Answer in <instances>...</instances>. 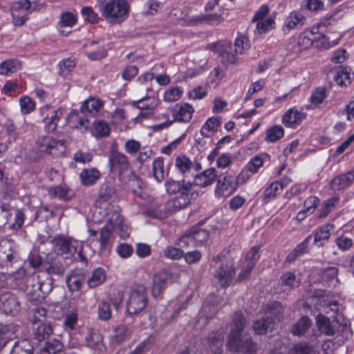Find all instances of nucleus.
I'll return each instance as SVG.
<instances>
[{"label": "nucleus", "mask_w": 354, "mask_h": 354, "mask_svg": "<svg viewBox=\"0 0 354 354\" xmlns=\"http://www.w3.org/2000/svg\"><path fill=\"white\" fill-rule=\"evenodd\" d=\"M245 319L240 313H235L233 316L231 330L229 335L227 346L233 351L252 353L256 351L257 346L251 339L241 337V333L243 329Z\"/></svg>", "instance_id": "nucleus-1"}, {"label": "nucleus", "mask_w": 354, "mask_h": 354, "mask_svg": "<svg viewBox=\"0 0 354 354\" xmlns=\"http://www.w3.org/2000/svg\"><path fill=\"white\" fill-rule=\"evenodd\" d=\"M96 7L102 15L111 24L123 21L129 11V5L126 0H97Z\"/></svg>", "instance_id": "nucleus-2"}, {"label": "nucleus", "mask_w": 354, "mask_h": 354, "mask_svg": "<svg viewBox=\"0 0 354 354\" xmlns=\"http://www.w3.org/2000/svg\"><path fill=\"white\" fill-rule=\"evenodd\" d=\"M147 297L144 286H136L130 292L126 310L130 315L140 313L147 306Z\"/></svg>", "instance_id": "nucleus-3"}, {"label": "nucleus", "mask_w": 354, "mask_h": 354, "mask_svg": "<svg viewBox=\"0 0 354 354\" xmlns=\"http://www.w3.org/2000/svg\"><path fill=\"white\" fill-rule=\"evenodd\" d=\"M39 151L54 157L62 156L66 150L65 141L52 136H43L37 141Z\"/></svg>", "instance_id": "nucleus-4"}, {"label": "nucleus", "mask_w": 354, "mask_h": 354, "mask_svg": "<svg viewBox=\"0 0 354 354\" xmlns=\"http://www.w3.org/2000/svg\"><path fill=\"white\" fill-rule=\"evenodd\" d=\"M55 252L66 259L73 257L81 243L71 237L57 235L51 241Z\"/></svg>", "instance_id": "nucleus-5"}, {"label": "nucleus", "mask_w": 354, "mask_h": 354, "mask_svg": "<svg viewBox=\"0 0 354 354\" xmlns=\"http://www.w3.org/2000/svg\"><path fill=\"white\" fill-rule=\"evenodd\" d=\"M208 48L218 53L221 57V62L226 66L235 65L238 62L236 55L231 52V44L227 41L209 44Z\"/></svg>", "instance_id": "nucleus-6"}, {"label": "nucleus", "mask_w": 354, "mask_h": 354, "mask_svg": "<svg viewBox=\"0 0 354 354\" xmlns=\"http://www.w3.org/2000/svg\"><path fill=\"white\" fill-rule=\"evenodd\" d=\"M109 164L112 172L122 175L127 172L129 162L127 156L112 147L109 155Z\"/></svg>", "instance_id": "nucleus-7"}, {"label": "nucleus", "mask_w": 354, "mask_h": 354, "mask_svg": "<svg viewBox=\"0 0 354 354\" xmlns=\"http://www.w3.org/2000/svg\"><path fill=\"white\" fill-rule=\"evenodd\" d=\"M40 114L44 115L43 122L45 129L48 132H53L57 127L58 122L64 115L62 108L53 109L50 106L46 105L40 109Z\"/></svg>", "instance_id": "nucleus-8"}, {"label": "nucleus", "mask_w": 354, "mask_h": 354, "mask_svg": "<svg viewBox=\"0 0 354 354\" xmlns=\"http://www.w3.org/2000/svg\"><path fill=\"white\" fill-rule=\"evenodd\" d=\"M29 4L27 2L23 3L21 0L12 2L10 6V11L12 17V22L15 26H22L28 20L27 10Z\"/></svg>", "instance_id": "nucleus-9"}, {"label": "nucleus", "mask_w": 354, "mask_h": 354, "mask_svg": "<svg viewBox=\"0 0 354 354\" xmlns=\"http://www.w3.org/2000/svg\"><path fill=\"white\" fill-rule=\"evenodd\" d=\"M236 187L237 184L234 182V177L228 173H224L217 180L215 196L218 198L228 197L236 191Z\"/></svg>", "instance_id": "nucleus-10"}, {"label": "nucleus", "mask_w": 354, "mask_h": 354, "mask_svg": "<svg viewBox=\"0 0 354 354\" xmlns=\"http://www.w3.org/2000/svg\"><path fill=\"white\" fill-rule=\"evenodd\" d=\"M104 208L99 210V213L102 214L101 220L105 221L107 223L106 226L111 229L120 226L123 222V217L119 208L111 204H106ZM100 220V218L98 221Z\"/></svg>", "instance_id": "nucleus-11"}, {"label": "nucleus", "mask_w": 354, "mask_h": 354, "mask_svg": "<svg viewBox=\"0 0 354 354\" xmlns=\"http://www.w3.org/2000/svg\"><path fill=\"white\" fill-rule=\"evenodd\" d=\"M319 305L321 310L325 314L330 315L339 324H346L342 312V306L336 300H322Z\"/></svg>", "instance_id": "nucleus-12"}, {"label": "nucleus", "mask_w": 354, "mask_h": 354, "mask_svg": "<svg viewBox=\"0 0 354 354\" xmlns=\"http://www.w3.org/2000/svg\"><path fill=\"white\" fill-rule=\"evenodd\" d=\"M174 274L168 270H162L156 273L153 277L151 293L154 297H158L166 288L167 283L173 279Z\"/></svg>", "instance_id": "nucleus-13"}, {"label": "nucleus", "mask_w": 354, "mask_h": 354, "mask_svg": "<svg viewBox=\"0 0 354 354\" xmlns=\"http://www.w3.org/2000/svg\"><path fill=\"white\" fill-rule=\"evenodd\" d=\"M174 122H188L194 113V107L189 103L176 104L170 109Z\"/></svg>", "instance_id": "nucleus-14"}, {"label": "nucleus", "mask_w": 354, "mask_h": 354, "mask_svg": "<svg viewBox=\"0 0 354 354\" xmlns=\"http://www.w3.org/2000/svg\"><path fill=\"white\" fill-rule=\"evenodd\" d=\"M80 109L71 111L66 116V121L70 127L84 132L88 129L89 120Z\"/></svg>", "instance_id": "nucleus-15"}, {"label": "nucleus", "mask_w": 354, "mask_h": 354, "mask_svg": "<svg viewBox=\"0 0 354 354\" xmlns=\"http://www.w3.org/2000/svg\"><path fill=\"white\" fill-rule=\"evenodd\" d=\"M236 275V270L232 265L222 264L216 270L214 277L222 287L231 285Z\"/></svg>", "instance_id": "nucleus-16"}, {"label": "nucleus", "mask_w": 354, "mask_h": 354, "mask_svg": "<svg viewBox=\"0 0 354 354\" xmlns=\"http://www.w3.org/2000/svg\"><path fill=\"white\" fill-rule=\"evenodd\" d=\"M316 324L318 330L322 334L328 336H333L338 330L339 328L343 324H339L333 319V322L322 313H319L316 317Z\"/></svg>", "instance_id": "nucleus-17"}, {"label": "nucleus", "mask_w": 354, "mask_h": 354, "mask_svg": "<svg viewBox=\"0 0 354 354\" xmlns=\"http://www.w3.org/2000/svg\"><path fill=\"white\" fill-rule=\"evenodd\" d=\"M306 113L296 107L290 108L283 114L281 122L289 128H296L306 118Z\"/></svg>", "instance_id": "nucleus-18"}, {"label": "nucleus", "mask_w": 354, "mask_h": 354, "mask_svg": "<svg viewBox=\"0 0 354 354\" xmlns=\"http://www.w3.org/2000/svg\"><path fill=\"white\" fill-rule=\"evenodd\" d=\"M354 181V169L337 176L330 183V188L338 191L348 187Z\"/></svg>", "instance_id": "nucleus-19"}, {"label": "nucleus", "mask_w": 354, "mask_h": 354, "mask_svg": "<svg viewBox=\"0 0 354 354\" xmlns=\"http://www.w3.org/2000/svg\"><path fill=\"white\" fill-rule=\"evenodd\" d=\"M84 54L91 60H98L107 55L105 48L96 41H91L85 46Z\"/></svg>", "instance_id": "nucleus-20"}, {"label": "nucleus", "mask_w": 354, "mask_h": 354, "mask_svg": "<svg viewBox=\"0 0 354 354\" xmlns=\"http://www.w3.org/2000/svg\"><path fill=\"white\" fill-rule=\"evenodd\" d=\"M53 327L50 324L42 321L32 322V335L35 339L41 342L48 338L53 333Z\"/></svg>", "instance_id": "nucleus-21"}, {"label": "nucleus", "mask_w": 354, "mask_h": 354, "mask_svg": "<svg viewBox=\"0 0 354 354\" xmlns=\"http://www.w3.org/2000/svg\"><path fill=\"white\" fill-rule=\"evenodd\" d=\"M305 20V17L301 12L297 10L292 11L286 18L283 24V30L290 31L298 29L304 26Z\"/></svg>", "instance_id": "nucleus-22"}, {"label": "nucleus", "mask_w": 354, "mask_h": 354, "mask_svg": "<svg viewBox=\"0 0 354 354\" xmlns=\"http://www.w3.org/2000/svg\"><path fill=\"white\" fill-rule=\"evenodd\" d=\"M217 177V172L214 167L204 170L197 174L194 178V185L205 187L212 185Z\"/></svg>", "instance_id": "nucleus-23"}, {"label": "nucleus", "mask_w": 354, "mask_h": 354, "mask_svg": "<svg viewBox=\"0 0 354 354\" xmlns=\"http://www.w3.org/2000/svg\"><path fill=\"white\" fill-rule=\"evenodd\" d=\"M100 171L95 167L84 169L80 174V180L84 186H92L100 179Z\"/></svg>", "instance_id": "nucleus-24"}, {"label": "nucleus", "mask_w": 354, "mask_h": 354, "mask_svg": "<svg viewBox=\"0 0 354 354\" xmlns=\"http://www.w3.org/2000/svg\"><path fill=\"white\" fill-rule=\"evenodd\" d=\"M334 225L333 224H326L316 231L313 236V243L320 247L323 246L329 239L331 232L333 230Z\"/></svg>", "instance_id": "nucleus-25"}, {"label": "nucleus", "mask_w": 354, "mask_h": 354, "mask_svg": "<svg viewBox=\"0 0 354 354\" xmlns=\"http://www.w3.org/2000/svg\"><path fill=\"white\" fill-rule=\"evenodd\" d=\"M274 326V321L272 317L267 315L257 319L253 323V329L257 334H265L271 331Z\"/></svg>", "instance_id": "nucleus-26"}, {"label": "nucleus", "mask_w": 354, "mask_h": 354, "mask_svg": "<svg viewBox=\"0 0 354 354\" xmlns=\"http://www.w3.org/2000/svg\"><path fill=\"white\" fill-rule=\"evenodd\" d=\"M21 68V63L17 59H7L0 63V75L10 76Z\"/></svg>", "instance_id": "nucleus-27"}, {"label": "nucleus", "mask_w": 354, "mask_h": 354, "mask_svg": "<svg viewBox=\"0 0 354 354\" xmlns=\"http://www.w3.org/2000/svg\"><path fill=\"white\" fill-rule=\"evenodd\" d=\"M319 28L313 27L310 30H306L301 32L298 38V45L302 49H306L314 46L315 36L318 32Z\"/></svg>", "instance_id": "nucleus-28"}, {"label": "nucleus", "mask_w": 354, "mask_h": 354, "mask_svg": "<svg viewBox=\"0 0 354 354\" xmlns=\"http://www.w3.org/2000/svg\"><path fill=\"white\" fill-rule=\"evenodd\" d=\"M225 9L219 8L218 12H206V14L198 16L200 21L208 24L212 26H217L224 21Z\"/></svg>", "instance_id": "nucleus-29"}, {"label": "nucleus", "mask_w": 354, "mask_h": 354, "mask_svg": "<svg viewBox=\"0 0 354 354\" xmlns=\"http://www.w3.org/2000/svg\"><path fill=\"white\" fill-rule=\"evenodd\" d=\"M84 282V277L81 270L71 271L66 277L68 288L71 291L79 290Z\"/></svg>", "instance_id": "nucleus-30"}, {"label": "nucleus", "mask_w": 354, "mask_h": 354, "mask_svg": "<svg viewBox=\"0 0 354 354\" xmlns=\"http://www.w3.org/2000/svg\"><path fill=\"white\" fill-rule=\"evenodd\" d=\"M103 105V102L100 99L90 97L83 102L80 110L84 113L96 114L102 108Z\"/></svg>", "instance_id": "nucleus-31"}, {"label": "nucleus", "mask_w": 354, "mask_h": 354, "mask_svg": "<svg viewBox=\"0 0 354 354\" xmlns=\"http://www.w3.org/2000/svg\"><path fill=\"white\" fill-rule=\"evenodd\" d=\"M93 136L95 138L106 137L110 133L109 125L102 120H95L90 129Z\"/></svg>", "instance_id": "nucleus-32"}, {"label": "nucleus", "mask_w": 354, "mask_h": 354, "mask_svg": "<svg viewBox=\"0 0 354 354\" xmlns=\"http://www.w3.org/2000/svg\"><path fill=\"white\" fill-rule=\"evenodd\" d=\"M353 78V73L348 67L339 68L335 75V81L338 85L347 86L351 83Z\"/></svg>", "instance_id": "nucleus-33"}, {"label": "nucleus", "mask_w": 354, "mask_h": 354, "mask_svg": "<svg viewBox=\"0 0 354 354\" xmlns=\"http://www.w3.org/2000/svg\"><path fill=\"white\" fill-rule=\"evenodd\" d=\"M221 125L220 120L216 117H211L202 126L201 133L203 137L208 138L218 130Z\"/></svg>", "instance_id": "nucleus-34"}, {"label": "nucleus", "mask_w": 354, "mask_h": 354, "mask_svg": "<svg viewBox=\"0 0 354 354\" xmlns=\"http://www.w3.org/2000/svg\"><path fill=\"white\" fill-rule=\"evenodd\" d=\"M312 240V234L308 236L301 243L298 244L296 248L288 255L287 259L289 261L295 260L298 257L308 252V247Z\"/></svg>", "instance_id": "nucleus-35"}, {"label": "nucleus", "mask_w": 354, "mask_h": 354, "mask_svg": "<svg viewBox=\"0 0 354 354\" xmlns=\"http://www.w3.org/2000/svg\"><path fill=\"white\" fill-rule=\"evenodd\" d=\"M268 155L266 153H261L254 156L245 165V170L250 171L252 174H256L259 169L263 167V163Z\"/></svg>", "instance_id": "nucleus-36"}, {"label": "nucleus", "mask_w": 354, "mask_h": 354, "mask_svg": "<svg viewBox=\"0 0 354 354\" xmlns=\"http://www.w3.org/2000/svg\"><path fill=\"white\" fill-rule=\"evenodd\" d=\"M14 242L10 239H2L0 241V259H6L11 261L13 259Z\"/></svg>", "instance_id": "nucleus-37"}, {"label": "nucleus", "mask_w": 354, "mask_h": 354, "mask_svg": "<svg viewBox=\"0 0 354 354\" xmlns=\"http://www.w3.org/2000/svg\"><path fill=\"white\" fill-rule=\"evenodd\" d=\"M33 346L28 339L17 342L12 347L10 354H32Z\"/></svg>", "instance_id": "nucleus-38"}, {"label": "nucleus", "mask_w": 354, "mask_h": 354, "mask_svg": "<svg viewBox=\"0 0 354 354\" xmlns=\"http://www.w3.org/2000/svg\"><path fill=\"white\" fill-rule=\"evenodd\" d=\"M1 299L3 310L6 313L14 314L19 310V302L13 295L5 294Z\"/></svg>", "instance_id": "nucleus-39"}, {"label": "nucleus", "mask_w": 354, "mask_h": 354, "mask_svg": "<svg viewBox=\"0 0 354 354\" xmlns=\"http://www.w3.org/2000/svg\"><path fill=\"white\" fill-rule=\"evenodd\" d=\"M283 185L277 180L272 182L264 191L263 200L268 201L271 198H275L283 189Z\"/></svg>", "instance_id": "nucleus-40"}, {"label": "nucleus", "mask_w": 354, "mask_h": 354, "mask_svg": "<svg viewBox=\"0 0 354 354\" xmlns=\"http://www.w3.org/2000/svg\"><path fill=\"white\" fill-rule=\"evenodd\" d=\"M284 136L283 128L281 125H274L268 128L266 131V141L268 142H274Z\"/></svg>", "instance_id": "nucleus-41"}, {"label": "nucleus", "mask_w": 354, "mask_h": 354, "mask_svg": "<svg viewBox=\"0 0 354 354\" xmlns=\"http://www.w3.org/2000/svg\"><path fill=\"white\" fill-rule=\"evenodd\" d=\"M106 279V272L102 268H97L93 270L87 283L90 288H95L103 283Z\"/></svg>", "instance_id": "nucleus-42"}, {"label": "nucleus", "mask_w": 354, "mask_h": 354, "mask_svg": "<svg viewBox=\"0 0 354 354\" xmlns=\"http://www.w3.org/2000/svg\"><path fill=\"white\" fill-rule=\"evenodd\" d=\"M63 349V344L57 339H53L47 342L45 345L41 348L39 354H57Z\"/></svg>", "instance_id": "nucleus-43"}, {"label": "nucleus", "mask_w": 354, "mask_h": 354, "mask_svg": "<svg viewBox=\"0 0 354 354\" xmlns=\"http://www.w3.org/2000/svg\"><path fill=\"white\" fill-rule=\"evenodd\" d=\"M175 167L182 174L189 173L192 167V162L186 156L181 154L176 157Z\"/></svg>", "instance_id": "nucleus-44"}, {"label": "nucleus", "mask_w": 354, "mask_h": 354, "mask_svg": "<svg viewBox=\"0 0 354 354\" xmlns=\"http://www.w3.org/2000/svg\"><path fill=\"white\" fill-rule=\"evenodd\" d=\"M338 44V39L330 41L324 35L317 34L315 36L314 46L321 50L328 49Z\"/></svg>", "instance_id": "nucleus-45"}, {"label": "nucleus", "mask_w": 354, "mask_h": 354, "mask_svg": "<svg viewBox=\"0 0 354 354\" xmlns=\"http://www.w3.org/2000/svg\"><path fill=\"white\" fill-rule=\"evenodd\" d=\"M234 46L236 55L245 54L250 48V40L245 35H239L235 39Z\"/></svg>", "instance_id": "nucleus-46"}, {"label": "nucleus", "mask_w": 354, "mask_h": 354, "mask_svg": "<svg viewBox=\"0 0 354 354\" xmlns=\"http://www.w3.org/2000/svg\"><path fill=\"white\" fill-rule=\"evenodd\" d=\"M153 175L157 182H162L165 178L163 158L158 157L154 159L152 166Z\"/></svg>", "instance_id": "nucleus-47"}, {"label": "nucleus", "mask_w": 354, "mask_h": 354, "mask_svg": "<svg viewBox=\"0 0 354 354\" xmlns=\"http://www.w3.org/2000/svg\"><path fill=\"white\" fill-rule=\"evenodd\" d=\"M20 110L22 114L27 115L35 109L36 104L28 95H23L19 100Z\"/></svg>", "instance_id": "nucleus-48"}, {"label": "nucleus", "mask_w": 354, "mask_h": 354, "mask_svg": "<svg viewBox=\"0 0 354 354\" xmlns=\"http://www.w3.org/2000/svg\"><path fill=\"white\" fill-rule=\"evenodd\" d=\"M183 93V90L179 86H171L167 88L163 95L165 102H171L178 100Z\"/></svg>", "instance_id": "nucleus-49"}, {"label": "nucleus", "mask_w": 354, "mask_h": 354, "mask_svg": "<svg viewBox=\"0 0 354 354\" xmlns=\"http://www.w3.org/2000/svg\"><path fill=\"white\" fill-rule=\"evenodd\" d=\"M190 232L193 237L192 239L194 240L193 244L196 247L201 245L209 237L208 232L203 229L192 228Z\"/></svg>", "instance_id": "nucleus-50"}, {"label": "nucleus", "mask_w": 354, "mask_h": 354, "mask_svg": "<svg viewBox=\"0 0 354 354\" xmlns=\"http://www.w3.org/2000/svg\"><path fill=\"white\" fill-rule=\"evenodd\" d=\"M111 238V228L108 226H105L100 230V238L97 241L100 242V248L102 251L106 250L109 247Z\"/></svg>", "instance_id": "nucleus-51"}, {"label": "nucleus", "mask_w": 354, "mask_h": 354, "mask_svg": "<svg viewBox=\"0 0 354 354\" xmlns=\"http://www.w3.org/2000/svg\"><path fill=\"white\" fill-rule=\"evenodd\" d=\"M311 322L308 317H302L295 325L292 333L295 335H301L310 328Z\"/></svg>", "instance_id": "nucleus-52"}, {"label": "nucleus", "mask_w": 354, "mask_h": 354, "mask_svg": "<svg viewBox=\"0 0 354 354\" xmlns=\"http://www.w3.org/2000/svg\"><path fill=\"white\" fill-rule=\"evenodd\" d=\"M255 22L257 23L256 30L259 34L266 33L273 29L275 25L274 20L271 17L256 21Z\"/></svg>", "instance_id": "nucleus-53"}, {"label": "nucleus", "mask_w": 354, "mask_h": 354, "mask_svg": "<svg viewBox=\"0 0 354 354\" xmlns=\"http://www.w3.org/2000/svg\"><path fill=\"white\" fill-rule=\"evenodd\" d=\"M337 272L338 270L336 267L326 268L322 272V278L324 281L335 286L338 282Z\"/></svg>", "instance_id": "nucleus-54"}, {"label": "nucleus", "mask_w": 354, "mask_h": 354, "mask_svg": "<svg viewBox=\"0 0 354 354\" xmlns=\"http://www.w3.org/2000/svg\"><path fill=\"white\" fill-rule=\"evenodd\" d=\"M113 193L112 189L108 185H104L102 187L98 196V200L97 203L99 205V210L102 209L106 206L105 203L107 202L111 197V194Z\"/></svg>", "instance_id": "nucleus-55"}, {"label": "nucleus", "mask_w": 354, "mask_h": 354, "mask_svg": "<svg viewBox=\"0 0 354 354\" xmlns=\"http://www.w3.org/2000/svg\"><path fill=\"white\" fill-rule=\"evenodd\" d=\"M153 343L152 337H148L142 342L130 354H146ZM117 354H125V351H119Z\"/></svg>", "instance_id": "nucleus-56"}, {"label": "nucleus", "mask_w": 354, "mask_h": 354, "mask_svg": "<svg viewBox=\"0 0 354 354\" xmlns=\"http://www.w3.org/2000/svg\"><path fill=\"white\" fill-rule=\"evenodd\" d=\"M216 313V308L214 306L205 304L202 307L199 313L198 322H201L202 325L206 324L207 320L212 318Z\"/></svg>", "instance_id": "nucleus-57"}, {"label": "nucleus", "mask_w": 354, "mask_h": 354, "mask_svg": "<svg viewBox=\"0 0 354 354\" xmlns=\"http://www.w3.org/2000/svg\"><path fill=\"white\" fill-rule=\"evenodd\" d=\"M49 195L53 198H59L62 200L69 199V189L64 186H56L51 187L48 191Z\"/></svg>", "instance_id": "nucleus-58"}, {"label": "nucleus", "mask_w": 354, "mask_h": 354, "mask_svg": "<svg viewBox=\"0 0 354 354\" xmlns=\"http://www.w3.org/2000/svg\"><path fill=\"white\" fill-rule=\"evenodd\" d=\"M77 21V15L70 12H63L59 21V24L61 27H73Z\"/></svg>", "instance_id": "nucleus-59"}, {"label": "nucleus", "mask_w": 354, "mask_h": 354, "mask_svg": "<svg viewBox=\"0 0 354 354\" xmlns=\"http://www.w3.org/2000/svg\"><path fill=\"white\" fill-rule=\"evenodd\" d=\"M164 256L169 259H180L184 256L182 248H176L171 245L166 247L163 250Z\"/></svg>", "instance_id": "nucleus-60"}, {"label": "nucleus", "mask_w": 354, "mask_h": 354, "mask_svg": "<svg viewBox=\"0 0 354 354\" xmlns=\"http://www.w3.org/2000/svg\"><path fill=\"white\" fill-rule=\"evenodd\" d=\"M98 317L101 320H109L111 317V310L109 303L102 301L97 306Z\"/></svg>", "instance_id": "nucleus-61"}, {"label": "nucleus", "mask_w": 354, "mask_h": 354, "mask_svg": "<svg viewBox=\"0 0 354 354\" xmlns=\"http://www.w3.org/2000/svg\"><path fill=\"white\" fill-rule=\"evenodd\" d=\"M87 345L91 348H94L102 342V337L97 330H90L86 337Z\"/></svg>", "instance_id": "nucleus-62"}, {"label": "nucleus", "mask_w": 354, "mask_h": 354, "mask_svg": "<svg viewBox=\"0 0 354 354\" xmlns=\"http://www.w3.org/2000/svg\"><path fill=\"white\" fill-rule=\"evenodd\" d=\"M335 243L340 250L347 251L353 248V241L346 235H342L335 239Z\"/></svg>", "instance_id": "nucleus-63"}, {"label": "nucleus", "mask_w": 354, "mask_h": 354, "mask_svg": "<svg viewBox=\"0 0 354 354\" xmlns=\"http://www.w3.org/2000/svg\"><path fill=\"white\" fill-rule=\"evenodd\" d=\"M313 348L306 343H299L293 346L288 354H313Z\"/></svg>", "instance_id": "nucleus-64"}]
</instances>
